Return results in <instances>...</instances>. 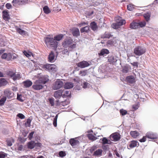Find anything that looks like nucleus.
<instances>
[{
    "label": "nucleus",
    "mask_w": 158,
    "mask_h": 158,
    "mask_svg": "<svg viewBox=\"0 0 158 158\" xmlns=\"http://www.w3.org/2000/svg\"><path fill=\"white\" fill-rule=\"evenodd\" d=\"M5 95L8 98H10L11 97V92L9 89H6L4 91Z\"/></svg>",
    "instance_id": "obj_29"
},
{
    "label": "nucleus",
    "mask_w": 158,
    "mask_h": 158,
    "mask_svg": "<svg viewBox=\"0 0 158 158\" xmlns=\"http://www.w3.org/2000/svg\"><path fill=\"white\" fill-rule=\"evenodd\" d=\"M102 144H109L108 143V139L105 137H104L102 139Z\"/></svg>",
    "instance_id": "obj_49"
},
{
    "label": "nucleus",
    "mask_w": 158,
    "mask_h": 158,
    "mask_svg": "<svg viewBox=\"0 0 158 158\" xmlns=\"http://www.w3.org/2000/svg\"><path fill=\"white\" fill-rule=\"evenodd\" d=\"M127 8L128 10L130 11L132 10L134 8V5L131 4H129L127 5Z\"/></svg>",
    "instance_id": "obj_47"
},
{
    "label": "nucleus",
    "mask_w": 158,
    "mask_h": 158,
    "mask_svg": "<svg viewBox=\"0 0 158 158\" xmlns=\"http://www.w3.org/2000/svg\"><path fill=\"white\" fill-rule=\"evenodd\" d=\"M139 146V143L137 141L135 140H132L131 141L130 144L129 145L130 148L128 147V149L138 146Z\"/></svg>",
    "instance_id": "obj_15"
},
{
    "label": "nucleus",
    "mask_w": 158,
    "mask_h": 158,
    "mask_svg": "<svg viewBox=\"0 0 158 158\" xmlns=\"http://www.w3.org/2000/svg\"><path fill=\"white\" fill-rule=\"evenodd\" d=\"M56 40H45V42L47 46H50L53 49H56L57 45V42ZM59 41L60 40H57Z\"/></svg>",
    "instance_id": "obj_6"
},
{
    "label": "nucleus",
    "mask_w": 158,
    "mask_h": 158,
    "mask_svg": "<svg viewBox=\"0 0 158 158\" xmlns=\"http://www.w3.org/2000/svg\"><path fill=\"white\" fill-rule=\"evenodd\" d=\"M109 52L108 50L106 49H102L100 51V52L98 53V54L99 56H102L108 54Z\"/></svg>",
    "instance_id": "obj_18"
},
{
    "label": "nucleus",
    "mask_w": 158,
    "mask_h": 158,
    "mask_svg": "<svg viewBox=\"0 0 158 158\" xmlns=\"http://www.w3.org/2000/svg\"><path fill=\"white\" fill-rule=\"evenodd\" d=\"M59 155L60 157H63L66 155V153L65 152L61 151L59 152Z\"/></svg>",
    "instance_id": "obj_50"
},
{
    "label": "nucleus",
    "mask_w": 158,
    "mask_h": 158,
    "mask_svg": "<svg viewBox=\"0 0 158 158\" xmlns=\"http://www.w3.org/2000/svg\"><path fill=\"white\" fill-rule=\"evenodd\" d=\"M102 148L104 151H106L107 150V149L108 148V145H102Z\"/></svg>",
    "instance_id": "obj_61"
},
{
    "label": "nucleus",
    "mask_w": 158,
    "mask_h": 158,
    "mask_svg": "<svg viewBox=\"0 0 158 158\" xmlns=\"http://www.w3.org/2000/svg\"><path fill=\"white\" fill-rule=\"evenodd\" d=\"M70 94V92L68 91H66L63 94V97L64 98L66 96H68Z\"/></svg>",
    "instance_id": "obj_48"
},
{
    "label": "nucleus",
    "mask_w": 158,
    "mask_h": 158,
    "mask_svg": "<svg viewBox=\"0 0 158 158\" xmlns=\"http://www.w3.org/2000/svg\"><path fill=\"white\" fill-rule=\"evenodd\" d=\"M77 138H72L71 139L69 140V143L73 147L77 145H78L79 143V142L78 140L76 139Z\"/></svg>",
    "instance_id": "obj_14"
},
{
    "label": "nucleus",
    "mask_w": 158,
    "mask_h": 158,
    "mask_svg": "<svg viewBox=\"0 0 158 158\" xmlns=\"http://www.w3.org/2000/svg\"><path fill=\"white\" fill-rule=\"evenodd\" d=\"M16 30L17 32L22 35H25L26 33V31L22 30L20 28H17Z\"/></svg>",
    "instance_id": "obj_39"
},
{
    "label": "nucleus",
    "mask_w": 158,
    "mask_h": 158,
    "mask_svg": "<svg viewBox=\"0 0 158 158\" xmlns=\"http://www.w3.org/2000/svg\"><path fill=\"white\" fill-rule=\"evenodd\" d=\"M6 97H3L0 100V106H2L4 105V104L6 101Z\"/></svg>",
    "instance_id": "obj_38"
},
{
    "label": "nucleus",
    "mask_w": 158,
    "mask_h": 158,
    "mask_svg": "<svg viewBox=\"0 0 158 158\" xmlns=\"http://www.w3.org/2000/svg\"><path fill=\"white\" fill-rule=\"evenodd\" d=\"M146 136L148 138L151 139H155L156 138L153 134L151 133L147 134L146 135Z\"/></svg>",
    "instance_id": "obj_43"
},
{
    "label": "nucleus",
    "mask_w": 158,
    "mask_h": 158,
    "mask_svg": "<svg viewBox=\"0 0 158 158\" xmlns=\"http://www.w3.org/2000/svg\"><path fill=\"white\" fill-rule=\"evenodd\" d=\"M63 91L61 90H59L55 92L54 96L56 98H60L63 95Z\"/></svg>",
    "instance_id": "obj_19"
},
{
    "label": "nucleus",
    "mask_w": 158,
    "mask_h": 158,
    "mask_svg": "<svg viewBox=\"0 0 158 158\" xmlns=\"http://www.w3.org/2000/svg\"><path fill=\"white\" fill-rule=\"evenodd\" d=\"M21 78V76L19 73H15L12 78L15 81L17 80H19Z\"/></svg>",
    "instance_id": "obj_30"
},
{
    "label": "nucleus",
    "mask_w": 158,
    "mask_h": 158,
    "mask_svg": "<svg viewBox=\"0 0 158 158\" xmlns=\"http://www.w3.org/2000/svg\"><path fill=\"white\" fill-rule=\"evenodd\" d=\"M49 102L51 104V106H53L54 105V100L53 98H50L49 99Z\"/></svg>",
    "instance_id": "obj_59"
},
{
    "label": "nucleus",
    "mask_w": 158,
    "mask_h": 158,
    "mask_svg": "<svg viewBox=\"0 0 158 158\" xmlns=\"http://www.w3.org/2000/svg\"><path fill=\"white\" fill-rule=\"evenodd\" d=\"M23 52L24 54L29 59H30V57H31V56H34V54H33L32 52L29 51H24Z\"/></svg>",
    "instance_id": "obj_31"
},
{
    "label": "nucleus",
    "mask_w": 158,
    "mask_h": 158,
    "mask_svg": "<svg viewBox=\"0 0 158 158\" xmlns=\"http://www.w3.org/2000/svg\"><path fill=\"white\" fill-rule=\"evenodd\" d=\"M151 13H147L143 14V16L147 22H148L150 19Z\"/></svg>",
    "instance_id": "obj_32"
},
{
    "label": "nucleus",
    "mask_w": 158,
    "mask_h": 158,
    "mask_svg": "<svg viewBox=\"0 0 158 158\" xmlns=\"http://www.w3.org/2000/svg\"><path fill=\"white\" fill-rule=\"evenodd\" d=\"M131 64L133 66H136L137 68L138 67V62H133V63H131Z\"/></svg>",
    "instance_id": "obj_64"
},
{
    "label": "nucleus",
    "mask_w": 158,
    "mask_h": 158,
    "mask_svg": "<svg viewBox=\"0 0 158 158\" xmlns=\"http://www.w3.org/2000/svg\"><path fill=\"white\" fill-rule=\"evenodd\" d=\"M21 98L22 96L21 95H19L18 94H17V99L20 101L23 102V100Z\"/></svg>",
    "instance_id": "obj_62"
},
{
    "label": "nucleus",
    "mask_w": 158,
    "mask_h": 158,
    "mask_svg": "<svg viewBox=\"0 0 158 158\" xmlns=\"http://www.w3.org/2000/svg\"><path fill=\"white\" fill-rule=\"evenodd\" d=\"M31 120L30 118H28L27 119L26 122L25 123V125L26 127H30Z\"/></svg>",
    "instance_id": "obj_42"
},
{
    "label": "nucleus",
    "mask_w": 158,
    "mask_h": 158,
    "mask_svg": "<svg viewBox=\"0 0 158 158\" xmlns=\"http://www.w3.org/2000/svg\"><path fill=\"white\" fill-rule=\"evenodd\" d=\"M89 30V26H85L84 27H83L80 30L81 33L84 32H88Z\"/></svg>",
    "instance_id": "obj_35"
},
{
    "label": "nucleus",
    "mask_w": 158,
    "mask_h": 158,
    "mask_svg": "<svg viewBox=\"0 0 158 158\" xmlns=\"http://www.w3.org/2000/svg\"><path fill=\"white\" fill-rule=\"evenodd\" d=\"M139 107V106L138 104H135L133 105L132 106V109L134 110H137Z\"/></svg>",
    "instance_id": "obj_56"
},
{
    "label": "nucleus",
    "mask_w": 158,
    "mask_h": 158,
    "mask_svg": "<svg viewBox=\"0 0 158 158\" xmlns=\"http://www.w3.org/2000/svg\"><path fill=\"white\" fill-rule=\"evenodd\" d=\"M146 52V49L141 46H138L134 49V53L136 55L140 56Z\"/></svg>",
    "instance_id": "obj_2"
},
{
    "label": "nucleus",
    "mask_w": 158,
    "mask_h": 158,
    "mask_svg": "<svg viewBox=\"0 0 158 158\" xmlns=\"http://www.w3.org/2000/svg\"><path fill=\"white\" fill-rule=\"evenodd\" d=\"M102 149H98L95 151L93 154L94 156H100L102 155Z\"/></svg>",
    "instance_id": "obj_20"
},
{
    "label": "nucleus",
    "mask_w": 158,
    "mask_h": 158,
    "mask_svg": "<svg viewBox=\"0 0 158 158\" xmlns=\"http://www.w3.org/2000/svg\"><path fill=\"white\" fill-rule=\"evenodd\" d=\"M130 134L131 137L134 139L136 138L139 135V133L136 131H131Z\"/></svg>",
    "instance_id": "obj_24"
},
{
    "label": "nucleus",
    "mask_w": 158,
    "mask_h": 158,
    "mask_svg": "<svg viewBox=\"0 0 158 158\" xmlns=\"http://www.w3.org/2000/svg\"><path fill=\"white\" fill-rule=\"evenodd\" d=\"M146 137H147L146 136H144L142 139H139V142H145V141H146Z\"/></svg>",
    "instance_id": "obj_58"
},
{
    "label": "nucleus",
    "mask_w": 158,
    "mask_h": 158,
    "mask_svg": "<svg viewBox=\"0 0 158 158\" xmlns=\"http://www.w3.org/2000/svg\"><path fill=\"white\" fill-rule=\"evenodd\" d=\"M112 36V35H110L108 33H105L101 36V38L102 39H109Z\"/></svg>",
    "instance_id": "obj_36"
},
{
    "label": "nucleus",
    "mask_w": 158,
    "mask_h": 158,
    "mask_svg": "<svg viewBox=\"0 0 158 158\" xmlns=\"http://www.w3.org/2000/svg\"><path fill=\"white\" fill-rule=\"evenodd\" d=\"M64 35L62 34H60L54 37V40H61ZM46 40H53V35H47L46 37Z\"/></svg>",
    "instance_id": "obj_10"
},
{
    "label": "nucleus",
    "mask_w": 158,
    "mask_h": 158,
    "mask_svg": "<svg viewBox=\"0 0 158 158\" xmlns=\"http://www.w3.org/2000/svg\"><path fill=\"white\" fill-rule=\"evenodd\" d=\"M62 45L64 48L69 47L71 48H75L76 44L75 43H74L73 40H65L63 42Z\"/></svg>",
    "instance_id": "obj_3"
},
{
    "label": "nucleus",
    "mask_w": 158,
    "mask_h": 158,
    "mask_svg": "<svg viewBox=\"0 0 158 158\" xmlns=\"http://www.w3.org/2000/svg\"><path fill=\"white\" fill-rule=\"evenodd\" d=\"M42 84H44L48 82L49 80L48 76L47 75H43L37 80Z\"/></svg>",
    "instance_id": "obj_9"
},
{
    "label": "nucleus",
    "mask_w": 158,
    "mask_h": 158,
    "mask_svg": "<svg viewBox=\"0 0 158 158\" xmlns=\"http://www.w3.org/2000/svg\"><path fill=\"white\" fill-rule=\"evenodd\" d=\"M63 82L60 80H58L53 84V89L54 90L58 89L63 86Z\"/></svg>",
    "instance_id": "obj_8"
},
{
    "label": "nucleus",
    "mask_w": 158,
    "mask_h": 158,
    "mask_svg": "<svg viewBox=\"0 0 158 158\" xmlns=\"http://www.w3.org/2000/svg\"><path fill=\"white\" fill-rule=\"evenodd\" d=\"M7 156V154L3 152H0V158H5Z\"/></svg>",
    "instance_id": "obj_44"
},
{
    "label": "nucleus",
    "mask_w": 158,
    "mask_h": 158,
    "mask_svg": "<svg viewBox=\"0 0 158 158\" xmlns=\"http://www.w3.org/2000/svg\"><path fill=\"white\" fill-rule=\"evenodd\" d=\"M15 73L13 71H9L7 73V75L9 76L11 78L13 77Z\"/></svg>",
    "instance_id": "obj_52"
},
{
    "label": "nucleus",
    "mask_w": 158,
    "mask_h": 158,
    "mask_svg": "<svg viewBox=\"0 0 158 158\" xmlns=\"http://www.w3.org/2000/svg\"><path fill=\"white\" fill-rule=\"evenodd\" d=\"M97 148V147L96 146H93L90 149V151L91 153H92L94 151V152L96 150Z\"/></svg>",
    "instance_id": "obj_53"
},
{
    "label": "nucleus",
    "mask_w": 158,
    "mask_h": 158,
    "mask_svg": "<svg viewBox=\"0 0 158 158\" xmlns=\"http://www.w3.org/2000/svg\"><path fill=\"white\" fill-rule=\"evenodd\" d=\"M55 56L54 53L52 51H51L48 56V61L50 62H53L55 60Z\"/></svg>",
    "instance_id": "obj_13"
},
{
    "label": "nucleus",
    "mask_w": 158,
    "mask_h": 158,
    "mask_svg": "<svg viewBox=\"0 0 158 158\" xmlns=\"http://www.w3.org/2000/svg\"><path fill=\"white\" fill-rule=\"evenodd\" d=\"M30 2L29 0H13L12 2L13 5L17 7L18 5H23Z\"/></svg>",
    "instance_id": "obj_5"
},
{
    "label": "nucleus",
    "mask_w": 158,
    "mask_h": 158,
    "mask_svg": "<svg viewBox=\"0 0 158 158\" xmlns=\"http://www.w3.org/2000/svg\"><path fill=\"white\" fill-rule=\"evenodd\" d=\"M108 61L109 62L110 64H113L117 61L116 59L113 56L108 57Z\"/></svg>",
    "instance_id": "obj_28"
},
{
    "label": "nucleus",
    "mask_w": 158,
    "mask_h": 158,
    "mask_svg": "<svg viewBox=\"0 0 158 158\" xmlns=\"http://www.w3.org/2000/svg\"><path fill=\"white\" fill-rule=\"evenodd\" d=\"M12 58V56L10 53L7 54V57L6 59L7 60H11Z\"/></svg>",
    "instance_id": "obj_57"
},
{
    "label": "nucleus",
    "mask_w": 158,
    "mask_h": 158,
    "mask_svg": "<svg viewBox=\"0 0 158 158\" xmlns=\"http://www.w3.org/2000/svg\"><path fill=\"white\" fill-rule=\"evenodd\" d=\"M34 133V131H32L31 132L29 135L28 138L29 140H31L33 138V135Z\"/></svg>",
    "instance_id": "obj_51"
},
{
    "label": "nucleus",
    "mask_w": 158,
    "mask_h": 158,
    "mask_svg": "<svg viewBox=\"0 0 158 158\" xmlns=\"http://www.w3.org/2000/svg\"><path fill=\"white\" fill-rule=\"evenodd\" d=\"M44 13L46 14H48L51 12V10L47 6H45L43 8Z\"/></svg>",
    "instance_id": "obj_34"
},
{
    "label": "nucleus",
    "mask_w": 158,
    "mask_h": 158,
    "mask_svg": "<svg viewBox=\"0 0 158 158\" xmlns=\"http://www.w3.org/2000/svg\"><path fill=\"white\" fill-rule=\"evenodd\" d=\"M91 28L94 31H96L97 29V26L96 23L94 22L91 23L90 24Z\"/></svg>",
    "instance_id": "obj_33"
},
{
    "label": "nucleus",
    "mask_w": 158,
    "mask_h": 158,
    "mask_svg": "<svg viewBox=\"0 0 158 158\" xmlns=\"http://www.w3.org/2000/svg\"><path fill=\"white\" fill-rule=\"evenodd\" d=\"M129 70V67L127 66H125L123 68L122 72L123 73H127L128 72Z\"/></svg>",
    "instance_id": "obj_40"
},
{
    "label": "nucleus",
    "mask_w": 158,
    "mask_h": 158,
    "mask_svg": "<svg viewBox=\"0 0 158 158\" xmlns=\"http://www.w3.org/2000/svg\"><path fill=\"white\" fill-rule=\"evenodd\" d=\"M38 80H36L34 82V84L32 86V88L35 90L41 89L44 87V86Z\"/></svg>",
    "instance_id": "obj_7"
},
{
    "label": "nucleus",
    "mask_w": 158,
    "mask_h": 158,
    "mask_svg": "<svg viewBox=\"0 0 158 158\" xmlns=\"http://www.w3.org/2000/svg\"><path fill=\"white\" fill-rule=\"evenodd\" d=\"M73 86V83L68 82L65 83L64 85V87L65 89H69L72 88Z\"/></svg>",
    "instance_id": "obj_27"
},
{
    "label": "nucleus",
    "mask_w": 158,
    "mask_h": 158,
    "mask_svg": "<svg viewBox=\"0 0 158 158\" xmlns=\"http://www.w3.org/2000/svg\"><path fill=\"white\" fill-rule=\"evenodd\" d=\"M23 84L24 87L27 88L31 86L32 85V82L28 80H27L23 82Z\"/></svg>",
    "instance_id": "obj_17"
},
{
    "label": "nucleus",
    "mask_w": 158,
    "mask_h": 158,
    "mask_svg": "<svg viewBox=\"0 0 158 158\" xmlns=\"http://www.w3.org/2000/svg\"><path fill=\"white\" fill-rule=\"evenodd\" d=\"M127 81L131 84H133L135 82V79L133 76L127 77L126 78Z\"/></svg>",
    "instance_id": "obj_21"
},
{
    "label": "nucleus",
    "mask_w": 158,
    "mask_h": 158,
    "mask_svg": "<svg viewBox=\"0 0 158 158\" xmlns=\"http://www.w3.org/2000/svg\"><path fill=\"white\" fill-rule=\"evenodd\" d=\"M87 74L86 71V70H84L80 72V74L82 76H85Z\"/></svg>",
    "instance_id": "obj_55"
},
{
    "label": "nucleus",
    "mask_w": 158,
    "mask_h": 158,
    "mask_svg": "<svg viewBox=\"0 0 158 158\" xmlns=\"http://www.w3.org/2000/svg\"><path fill=\"white\" fill-rule=\"evenodd\" d=\"M77 65L78 67L84 68L88 67L90 65V64L87 61L84 60L78 63Z\"/></svg>",
    "instance_id": "obj_12"
},
{
    "label": "nucleus",
    "mask_w": 158,
    "mask_h": 158,
    "mask_svg": "<svg viewBox=\"0 0 158 158\" xmlns=\"http://www.w3.org/2000/svg\"><path fill=\"white\" fill-rule=\"evenodd\" d=\"M58 117V115H56L54 119L53 124L54 127L57 126V120Z\"/></svg>",
    "instance_id": "obj_45"
},
{
    "label": "nucleus",
    "mask_w": 158,
    "mask_h": 158,
    "mask_svg": "<svg viewBox=\"0 0 158 158\" xmlns=\"http://www.w3.org/2000/svg\"><path fill=\"white\" fill-rule=\"evenodd\" d=\"M35 142L32 141L27 143V148L30 149H32L35 147Z\"/></svg>",
    "instance_id": "obj_23"
},
{
    "label": "nucleus",
    "mask_w": 158,
    "mask_h": 158,
    "mask_svg": "<svg viewBox=\"0 0 158 158\" xmlns=\"http://www.w3.org/2000/svg\"><path fill=\"white\" fill-rule=\"evenodd\" d=\"M138 23L132 22L130 25V28L131 29H137L139 28Z\"/></svg>",
    "instance_id": "obj_26"
},
{
    "label": "nucleus",
    "mask_w": 158,
    "mask_h": 158,
    "mask_svg": "<svg viewBox=\"0 0 158 158\" xmlns=\"http://www.w3.org/2000/svg\"><path fill=\"white\" fill-rule=\"evenodd\" d=\"M110 139L114 141H118L120 138V135L117 133H114L110 135Z\"/></svg>",
    "instance_id": "obj_11"
},
{
    "label": "nucleus",
    "mask_w": 158,
    "mask_h": 158,
    "mask_svg": "<svg viewBox=\"0 0 158 158\" xmlns=\"http://www.w3.org/2000/svg\"><path fill=\"white\" fill-rule=\"evenodd\" d=\"M2 17L5 20H8L10 19V16L7 10H4L2 12Z\"/></svg>",
    "instance_id": "obj_16"
},
{
    "label": "nucleus",
    "mask_w": 158,
    "mask_h": 158,
    "mask_svg": "<svg viewBox=\"0 0 158 158\" xmlns=\"http://www.w3.org/2000/svg\"><path fill=\"white\" fill-rule=\"evenodd\" d=\"M6 8L8 9L11 8L12 7L11 4L9 3H7L6 4Z\"/></svg>",
    "instance_id": "obj_60"
},
{
    "label": "nucleus",
    "mask_w": 158,
    "mask_h": 158,
    "mask_svg": "<svg viewBox=\"0 0 158 158\" xmlns=\"http://www.w3.org/2000/svg\"><path fill=\"white\" fill-rule=\"evenodd\" d=\"M17 116L21 119H23L25 118V116L22 114L19 113L17 115Z\"/></svg>",
    "instance_id": "obj_54"
},
{
    "label": "nucleus",
    "mask_w": 158,
    "mask_h": 158,
    "mask_svg": "<svg viewBox=\"0 0 158 158\" xmlns=\"http://www.w3.org/2000/svg\"><path fill=\"white\" fill-rule=\"evenodd\" d=\"M7 57V53H4L2 56L1 57L2 59H6Z\"/></svg>",
    "instance_id": "obj_63"
},
{
    "label": "nucleus",
    "mask_w": 158,
    "mask_h": 158,
    "mask_svg": "<svg viewBox=\"0 0 158 158\" xmlns=\"http://www.w3.org/2000/svg\"><path fill=\"white\" fill-rule=\"evenodd\" d=\"M43 68L45 70L52 72H56L57 70V66L54 64H47L43 65Z\"/></svg>",
    "instance_id": "obj_4"
},
{
    "label": "nucleus",
    "mask_w": 158,
    "mask_h": 158,
    "mask_svg": "<svg viewBox=\"0 0 158 158\" xmlns=\"http://www.w3.org/2000/svg\"><path fill=\"white\" fill-rule=\"evenodd\" d=\"M115 20L116 23H113L111 25L112 27L114 29L119 28L121 26L126 23L124 20L122 19V18L119 16L115 17Z\"/></svg>",
    "instance_id": "obj_1"
},
{
    "label": "nucleus",
    "mask_w": 158,
    "mask_h": 158,
    "mask_svg": "<svg viewBox=\"0 0 158 158\" xmlns=\"http://www.w3.org/2000/svg\"><path fill=\"white\" fill-rule=\"evenodd\" d=\"M139 24V27H143L145 26L146 23L145 21H143L139 23H138Z\"/></svg>",
    "instance_id": "obj_41"
},
{
    "label": "nucleus",
    "mask_w": 158,
    "mask_h": 158,
    "mask_svg": "<svg viewBox=\"0 0 158 158\" xmlns=\"http://www.w3.org/2000/svg\"><path fill=\"white\" fill-rule=\"evenodd\" d=\"M120 114L122 115H124L127 114V111L123 109L120 110Z\"/></svg>",
    "instance_id": "obj_46"
},
{
    "label": "nucleus",
    "mask_w": 158,
    "mask_h": 158,
    "mask_svg": "<svg viewBox=\"0 0 158 158\" xmlns=\"http://www.w3.org/2000/svg\"><path fill=\"white\" fill-rule=\"evenodd\" d=\"M8 83L6 79L4 78H0V87L6 85Z\"/></svg>",
    "instance_id": "obj_25"
},
{
    "label": "nucleus",
    "mask_w": 158,
    "mask_h": 158,
    "mask_svg": "<svg viewBox=\"0 0 158 158\" xmlns=\"http://www.w3.org/2000/svg\"><path fill=\"white\" fill-rule=\"evenodd\" d=\"M72 34L74 36H79L80 34L79 29L77 28H74L73 30Z\"/></svg>",
    "instance_id": "obj_22"
},
{
    "label": "nucleus",
    "mask_w": 158,
    "mask_h": 158,
    "mask_svg": "<svg viewBox=\"0 0 158 158\" xmlns=\"http://www.w3.org/2000/svg\"><path fill=\"white\" fill-rule=\"evenodd\" d=\"M88 137L92 141L95 140L97 139V137H95L92 134H89L88 135Z\"/></svg>",
    "instance_id": "obj_37"
}]
</instances>
